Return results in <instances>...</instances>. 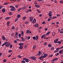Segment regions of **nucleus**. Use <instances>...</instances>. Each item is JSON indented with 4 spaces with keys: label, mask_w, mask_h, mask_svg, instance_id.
Segmentation results:
<instances>
[{
    "label": "nucleus",
    "mask_w": 63,
    "mask_h": 63,
    "mask_svg": "<svg viewBox=\"0 0 63 63\" xmlns=\"http://www.w3.org/2000/svg\"><path fill=\"white\" fill-rule=\"evenodd\" d=\"M11 44L9 43L8 42H5V47H9Z\"/></svg>",
    "instance_id": "nucleus-1"
},
{
    "label": "nucleus",
    "mask_w": 63,
    "mask_h": 63,
    "mask_svg": "<svg viewBox=\"0 0 63 63\" xmlns=\"http://www.w3.org/2000/svg\"><path fill=\"white\" fill-rule=\"evenodd\" d=\"M30 58L32 59L34 61H36V57L35 56H32L30 57Z\"/></svg>",
    "instance_id": "nucleus-2"
},
{
    "label": "nucleus",
    "mask_w": 63,
    "mask_h": 63,
    "mask_svg": "<svg viewBox=\"0 0 63 63\" xmlns=\"http://www.w3.org/2000/svg\"><path fill=\"white\" fill-rule=\"evenodd\" d=\"M43 58H44V57L43 56V54H42L41 57H40V58H38V59H40L41 60H43Z\"/></svg>",
    "instance_id": "nucleus-3"
},
{
    "label": "nucleus",
    "mask_w": 63,
    "mask_h": 63,
    "mask_svg": "<svg viewBox=\"0 0 63 63\" xmlns=\"http://www.w3.org/2000/svg\"><path fill=\"white\" fill-rule=\"evenodd\" d=\"M11 11H15L16 10V8H15V7L13 6V7H12L10 9Z\"/></svg>",
    "instance_id": "nucleus-4"
},
{
    "label": "nucleus",
    "mask_w": 63,
    "mask_h": 63,
    "mask_svg": "<svg viewBox=\"0 0 63 63\" xmlns=\"http://www.w3.org/2000/svg\"><path fill=\"white\" fill-rule=\"evenodd\" d=\"M33 17H30V21H32L33 20Z\"/></svg>",
    "instance_id": "nucleus-5"
},
{
    "label": "nucleus",
    "mask_w": 63,
    "mask_h": 63,
    "mask_svg": "<svg viewBox=\"0 0 63 63\" xmlns=\"http://www.w3.org/2000/svg\"><path fill=\"white\" fill-rule=\"evenodd\" d=\"M42 53V52L39 51V52L38 53V54H37V55H41Z\"/></svg>",
    "instance_id": "nucleus-6"
},
{
    "label": "nucleus",
    "mask_w": 63,
    "mask_h": 63,
    "mask_svg": "<svg viewBox=\"0 0 63 63\" xmlns=\"http://www.w3.org/2000/svg\"><path fill=\"white\" fill-rule=\"evenodd\" d=\"M47 55H48L47 54H44V56H43V57H44V58H46L47 56Z\"/></svg>",
    "instance_id": "nucleus-7"
},
{
    "label": "nucleus",
    "mask_w": 63,
    "mask_h": 63,
    "mask_svg": "<svg viewBox=\"0 0 63 63\" xmlns=\"http://www.w3.org/2000/svg\"><path fill=\"white\" fill-rule=\"evenodd\" d=\"M36 22V19H34L32 21V23L33 24H34V23H35Z\"/></svg>",
    "instance_id": "nucleus-8"
},
{
    "label": "nucleus",
    "mask_w": 63,
    "mask_h": 63,
    "mask_svg": "<svg viewBox=\"0 0 63 63\" xmlns=\"http://www.w3.org/2000/svg\"><path fill=\"white\" fill-rule=\"evenodd\" d=\"M63 48V46H62V47H60L59 48H57L56 49V50H59V49H61L62 48Z\"/></svg>",
    "instance_id": "nucleus-9"
},
{
    "label": "nucleus",
    "mask_w": 63,
    "mask_h": 63,
    "mask_svg": "<svg viewBox=\"0 0 63 63\" xmlns=\"http://www.w3.org/2000/svg\"><path fill=\"white\" fill-rule=\"evenodd\" d=\"M25 61L26 62H29V60L27 58H26Z\"/></svg>",
    "instance_id": "nucleus-10"
},
{
    "label": "nucleus",
    "mask_w": 63,
    "mask_h": 63,
    "mask_svg": "<svg viewBox=\"0 0 63 63\" xmlns=\"http://www.w3.org/2000/svg\"><path fill=\"white\" fill-rule=\"evenodd\" d=\"M34 26L35 27H38V26H39V24H36L35 25H34Z\"/></svg>",
    "instance_id": "nucleus-11"
},
{
    "label": "nucleus",
    "mask_w": 63,
    "mask_h": 63,
    "mask_svg": "<svg viewBox=\"0 0 63 63\" xmlns=\"http://www.w3.org/2000/svg\"><path fill=\"white\" fill-rule=\"evenodd\" d=\"M2 38L3 40V41H5V37L4 36H2Z\"/></svg>",
    "instance_id": "nucleus-12"
},
{
    "label": "nucleus",
    "mask_w": 63,
    "mask_h": 63,
    "mask_svg": "<svg viewBox=\"0 0 63 63\" xmlns=\"http://www.w3.org/2000/svg\"><path fill=\"white\" fill-rule=\"evenodd\" d=\"M58 58H56L54 59H53V61H55L56 60H58Z\"/></svg>",
    "instance_id": "nucleus-13"
},
{
    "label": "nucleus",
    "mask_w": 63,
    "mask_h": 63,
    "mask_svg": "<svg viewBox=\"0 0 63 63\" xmlns=\"http://www.w3.org/2000/svg\"><path fill=\"white\" fill-rule=\"evenodd\" d=\"M35 7H36V8H39L40 7V6L39 5H35Z\"/></svg>",
    "instance_id": "nucleus-14"
},
{
    "label": "nucleus",
    "mask_w": 63,
    "mask_h": 63,
    "mask_svg": "<svg viewBox=\"0 0 63 63\" xmlns=\"http://www.w3.org/2000/svg\"><path fill=\"white\" fill-rule=\"evenodd\" d=\"M36 41H38V39L39 38V36L38 35H36Z\"/></svg>",
    "instance_id": "nucleus-15"
},
{
    "label": "nucleus",
    "mask_w": 63,
    "mask_h": 63,
    "mask_svg": "<svg viewBox=\"0 0 63 63\" xmlns=\"http://www.w3.org/2000/svg\"><path fill=\"white\" fill-rule=\"evenodd\" d=\"M26 16H24L23 18V20H25L26 19Z\"/></svg>",
    "instance_id": "nucleus-16"
},
{
    "label": "nucleus",
    "mask_w": 63,
    "mask_h": 63,
    "mask_svg": "<svg viewBox=\"0 0 63 63\" xmlns=\"http://www.w3.org/2000/svg\"><path fill=\"white\" fill-rule=\"evenodd\" d=\"M63 52V50H62L59 51V53L60 54H61Z\"/></svg>",
    "instance_id": "nucleus-17"
},
{
    "label": "nucleus",
    "mask_w": 63,
    "mask_h": 63,
    "mask_svg": "<svg viewBox=\"0 0 63 63\" xmlns=\"http://www.w3.org/2000/svg\"><path fill=\"white\" fill-rule=\"evenodd\" d=\"M14 37L15 39H17L18 38V35H15Z\"/></svg>",
    "instance_id": "nucleus-18"
},
{
    "label": "nucleus",
    "mask_w": 63,
    "mask_h": 63,
    "mask_svg": "<svg viewBox=\"0 0 63 63\" xmlns=\"http://www.w3.org/2000/svg\"><path fill=\"white\" fill-rule=\"evenodd\" d=\"M27 8V7L26 6H25L23 7V8H22V9L23 10H25V9H26Z\"/></svg>",
    "instance_id": "nucleus-19"
},
{
    "label": "nucleus",
    "mask_w": 63,
    "mask_h": 63,
    "mask_svg": "<svg viewBox=\"0 0 63 63\" xmlns=\"http://www.w3.org/2000/svg\"><path fill=\"white\" fill-rule=\"evenodd\" d=\"M10 17H6V18L5 19L6 20H8V19H10Z\"/></svg>",
    "instance_id": "nucleus-20"
},
{
    "label": "nucleus",
    "mask_w": 63,
    "mask_h": 63,
    "mask_svg": "<svg viewBox=\"0 0 63 63\" xmlns=\"http://www.w3.org/2000/svg\"><path fill=\"white\" fill-rule=\"evenodd\" d=\"M17 18H19L20 17V15L19 14H18L17 15Z\"/></svg>",
    "instance_id": "nucleus-21"
},
{
    "label": "nucleus",
    "mask_w": 63,
    "mask_h": 63,
    "mask_svg": "<svg viewBox=\"0 0 63 63\" xmlns=\"http://www.w3.org/2000/svg\"><path fill=\"white\" fill-rule=\"evenodd\" d=\"M5 11H6V10H5L4 9H3L2 10V12H3V13H5Z\"/></svg>",
    "instance_id": "nucleus-22"
},
{
    "label": "nucleus",
    "mask_w": 63,
    "mask_h": 63,
    "mask_svg": "<svg viewBox=\"0 0 63 63\" xmlns=\"http://www.w3.org/2000/svg\"><path fill=\"white\" fill-rule=\"evenodd\" d=\"M50 31H49L47 33H46L47 35H49V34H50Z\"/></svg>",
    "instance_id": "nucleus-23"
},
{
    "label": "nucleus",
    "mask_w": 63,
    "mask_h": 63,
    "mask_svg": "<svg viewBox=\"0 0 63 63\" xmlns=\"http://www.w3.org/2000/svg\"><path fill=\"white\" fill-rule=\"evenodd\" d=\"M7 26H9V24H10V22L8 21L7 23Z\"/></svg>",
    "instance_id": "nucleus-24"
},
{
    "label": "nucleus",
    "mask_w": 63,
    "mask_h": 63,
    "mask_svg": "<svg viewBox=\"0 0 63 63\" xmlns=\"http://www.w3.org/2000/svg\"><path fill=\"white\" fill-rule=\"evenodd\" d=\"M9 4V2H6L5 3L3 4L4 5H7Z\"/></svg>",
    "instance_id": "nucleus-25"
},
{
    "label": "nucleus",
    "mask_w": 63,
    "mask_h": 63,
    "mask_svg": "<svg viewBox=\"0 0 63 63\" xmlns=\"http://www.w3.org/2000/svg\"><path fill=\"white\" fill-rule=\"evenodd\" d=\"M36 47V46H35V45H34L33 46V47L32 48L33 49H35Z\"/></svg>",
    "instance_id": "nucleus-26"
},
{
    "label": "nucleus",
    "mask_w": 63,
    "mask_h": 63,
    "mask_svg": "<svg viewBox=\"0 0 63 63\" xmlns=\"http://www.w3.org/2000/svg\"><path fill=\"white\" fill-rule=\"evenodd\" d=\"M19 46H23V44L22 43H20L19 44Z\"/></svg>",
    "instance_id": "nucleus-27"
},
{
    "label": "nucleus",
    "mask_w": 63,
    "mask_h": 63,
    "mask_svg": "<svg viewBox=\"0 0 63 63\" xmlns=\"http://www.w3.org/2000/svg\"><path fill=\"white\" fill-rule=\"evenodd\" d=\"M21 39L22 40V41H23V42L24 41V38H23V37H21Z\"/></svg>",
    "instance_id": "nucleus-28"
},
{
    "label": "nucleus",
    "mask_w": 63,
    "mask_h": 63,
    "mask_svg": "<svg viewBox=\"0 0 63 63\" xmlns=\"http://www.w3.org/2000/svg\"><path fill=\"white\" fill-rule=\"evenodd\" d=\"M48 47H52V46L50 44H49L48 45Z\"/></svg>",
    "instance_id": "nucleus-29"
},
{
    "label": "nucleus",
    "mask_w": 63,
    "mask_h": 63,
    "mask_svg": "<svg viewBox=\"0 0 63 63\" xmlns=\"http://www.w3.org/2000/svg\"><path fill=\"white\" fill-rule=\"evenodd\" d=\"M36 10L37 11V12H38V13H41L40 11H39V9H37Z\"/></svg>",
    "instance_id": "nucleus-30"
},
{
    "label": "nucleus",
    "mask_w": 63,
    "mask_h": 63,
    "mask_svg": "<svg viewBox=\"0 0 63 63\" xmlns=\"http://www.w3.org/2000/svg\"><path fill=\"white\" fill-rule=\"evenodd\" d=\"M30 31H29V30H27L26 31V33H27V34H28V33H29V32Z\"/></svg>",
    "instance_id": "nucleus-31"
},
{
    "label": "nucleus",
    "mask_w": 63,
    "mask_h": 63,
    "mask_svg": "<svg viewBox=\"0 0 63 63\" xmlns=\"http://www.w3.org/2000/svg\"><path fill=\"white\" fill-rule=\"evenodd\" d=\"M29 23V22L28 21H26L25 22V24H28Z\"/></svg>",
    "instance_id": "nucleus-32"
},
{
    "label": "nucleus",
    "mask_w": 63,
    "mask_h": 63,
    "mask_svg": "<svg viewBox=\"0 0 63 63\" xmlns=\"http://www.w3.org/2000/svg\"><path fill=\"white\" fill-rule=\"evenodd\" d=\"M52 17H49V18H48L47 20L48 21H49L50 20H51V19L50 18H51Z\"/></svg>",
    "instance_id": "nucleus-33"
},
{
    "label": "nucleus",
    "mask_w": 63,
    "mask_h": 63,
    "mask_svg": "<svg viewBox=\"0 0 63 63\" xmlns=\"http://www.w3.org/2000/svg\"><path fill=\"white\" fill-rule=\"evenodd\" d=\"M22 10V8H19L18 10V12H19V11H20V10Z\"/></svg>",
    "instance_id": "nucleus-34"
},
{
    "label": "nucleus",
    "mask_w": 63,
    "mask_h": 63,
    "mask_svg": "<svg viewBox=\"0 0 63 63\" xmlns=\"http://www.w3.org/2000/svg\"><path fill=\"white\" fill-rule=\"evenodd\" d=\"M54 43H57L58 41H57L56 40H55L54 41Z\"/></svg>",
    "instance_id": "nucleus-35"
},
{
    "label": "nucleus",
    "mask_w": 63,
    "mask_h": 63,
    "mask_svg": "<svg viewBox=\"0 0 63 63\" xmlns=\"http://www.w3.org/2000/svg\"><path fill=\"white\" fill-rule=\"evenodd\" d=\"M57 44H61V42L60 41H58V42H57Z\"/></svg>",
    "instance_id": "nucleus-36"
},
{
    "label": "nucleus",
    "mask_w": 63,
    "mask_h": 63,
    "mask_svg": "<svg viewBox=\"0 0 63 63\" xmlns=\"http://www.w3.org/2000/svg\"><path fill=\"white\" fill-rule=\"evenodd\" d=\"M19 49H21L23 48L22 46H20L19 47Z\"/></svg>",
    "instance_id": "nucleus-37"
},
{
    "label": "nucleus",
    "mask_w": 63,
    "mask_h": 63,
    "mask_svg": "<svg viewBox=\"0 0 63 63\" xmlns=\"http://www.w3.org/2000/svg\"><path fill=\"white\" fill-rule=\"evenodd\" d=\"M48 15H49V16L50 17H51V16H52V14H48Z\"/></svg>",
    "instance_id": "nucleus-38"
},
{
    "label": "nucleus",
    "mask_w": 63,
    "mask_h": 63,
    "mask_svg": "<svg viewBox=\"0 0 63 63\" xmlns=\"http://www.w3.org/2000/svg\"><path fill=\"white\" fill-rule=\"evenodd\" d=\"M3 62H6V61H7V60H6V59H4V60H3Z\"/></svg>",
    "instance_id": "nucleus-39"
},
{
    "label": "nucleus",
    "mask_w": 63,
    "mask_h": 63,
    "mask_svg": "<svg viewBox=\"0 0 63 63\" xmlns=\"http://www.w3.org/2000/svg\"><path fill=\"white\" fill-rule=\"evenodd\" d=\"M21 63H25V61L23 60L21 61Z\"/></svg>",
    "instance_id": "nucleus-40"
},
{
    "label": "nucleus",
    "mask_w": 63,
    "mask_h": 63,
    "mask_svg": "<svg viewBox=\"0 0 63 63\" xmlns=\"http://www.w3.org/2000/svg\"><path fill=\"white\" fill-rule=\"evenodd\" d=\"M52 35L53 36H55V32H54L52 34Z\"/></svg>",
    "instance_id": "nucleus-41"
},
{
    "label": "nucleus",
    "mask_w": 63,
    "mask_h": 63,
    "mask_svg": "<svg viewBox=\"0 0 63 63\" xmlns=\"http://www.w3.org/2000/svg\"><path fill=\"white\" fill-rule=\"evenodd\" d=\"M32 38H33V40H36V37H35V36L33 37Z\"/></svg>",
    "instance_id": "nucleus-42"
},
{
    "label": "nucleus",
    "mask_w": 63,
    "mask_h": 63,
    "mask_svg": "<svg viewBox=\"0 0 63 63\" xmlns=\"http://www.w3.org/2000/svg\"><path fill=\"white\" fill-rule=\"evenodd\" d=\"M54 49V47H51V50H53Z\"/></svg>",
    "instance_id": "nucleus-43"
},
{
    "label": "nucleus",
    "mask_w": 63,
    "mask_h": 63,
    "mask_svg": "<svg viewBox=\"0 0 63 63\" xmlns=\"http://www.w3.org/2000/svg\"><path fill=\"white\" fill-rule=\"evenodd\" d=\"M12 30H14V29H15V27H14V26H12Z\"/></svg>",
    "instance_id": "nucleus-44"
},
{
    "label": "nucleus",
    "mask_w": 63,
    "mask_h": 63,
    "mask_svg": "<svg viewBox=\"0 0 63 63\" xmlns=\"http://www.w3.org/2000/svg\"><path fill=\"white\" fill-rule=\"evenodd\" d=\"M60 3H63V1L60 0Z\"/></svg>",
    "instance_id": "nucleus-45"
},
{
    "label": "nucleus",
    "mask_w": 63,
    "mask_h": 63,
    "mask_svg": "<svg viewBox=\"0 0 63 63\" xmlns=\"http://www.w3.org/2000/svg\"><path fill=\"white\" fill-rule=\"evenodd\" d=\"M59 53H57V54H55V55H56V56H58V55H59Z\"/></svg>",
    "instance_id": "nucleus-46"
},
{
    "label": "nucleus",
    "mask_w": 63,
    "mask_h": 63,
    "mask_svg": "<svg viewBox=\"0 0 63 63\" xmlns=\"http://www.w3.org/2000/svg\"><path fill=\"white\" fill-rule=\"evenodd\" d=\"M12 47H13V45H11L10 46V48H12Z\"/></svg>",
    "instance_id": "nucleus-47"
},
{
    "label": "nucleus",
    "mask_w": 63,
    "mask_h": 63,
    "mask_svg": "<svg viewBox=\"0 0 63 63\" xmlns=\"http://www.w3.org/2000/svg\"><path fill=\"white\" fill-rule=\"evenodd\" d=\"M18 58H21V56H20V55H18Z\"/></svg>",
    "instance_id": "nucleus-48"
},
{
    "label": "nucleus",
    "mask_w": 63,
    "mask_h": 63,
    "mask_svg": "<svg viewBox=\"0 0 63 63\" xmlns=\"http://www.w3.org/2000/svg\"><path fill=\"white\" fill-rule=\"evenodd\" d=\"M4 45H5V42L3 44H2L1 45L2 47H3V46H4Z\"/></svg>",
    "instance_id": "nucleus-49"
},
{
    "label": "nucleus",
    "mask_w": 63,
    "mask_h": 63,
    "mask_svg": "<svg viewBox=\"0 0 63 63\" xmlns=\"http://www.w3.org/2000/svg\"><path fill=\"white\" fill-rule=\"evenodd\" d=\"M21 35H23L24 34V32L23 31H22L21 32Z\"/></svg>",
    "instance_id": "nucleus-50"
},
{
    "label": "nucleus",
    "mask_w": 63,
    "mask_h": 63,
    "mask_svg": "<svg viewBox=\"0 0 63 63\" xmlns=\"http://www.w3.org/2000/svg\"><path fill=\"white\" fill-rule=\"evenodd\" d=\"M47 42H45V43L44 44V46H45V45H47Z\"/></svg>",
    "instance_id": "nucleus-51"
},
{
    "label": "nucleus",
    "mask_w": 63,
    "mask_h": 63,
    "mask_svg": "<svg viewBox=\"0 0 63 63\" xmlns=\"http://www.w3.org/2000/svg\"><path fill=\"white\" fill-rule=\"evenodd\" d=\"M21 37V34H18V37Z\"/></svg>",
    "instance_id": "nucleus-52"
},
{
    "label": "nucleus",
    "mask_w": 63,
    "mask_h": 63,
    "mask_svg": "<svg viewBox=\"0 0 63 63\" xmlns=\"http://www.w3.org/2000/svg\"><path fill=\"white\" fill-rule=\"evenodd\" d=\"M18 20V19H16L15 20V22H16V21H17Z\"/></svg>",
    "instance_id": "nucleus-53"
},
{
    "label": "nucleus",
    "mask_w": 63,
    "mask_h": 63,
    "mask_svg": "<svg viewBox=\"0 0 63 63\" xmlns=\"http://www.w3.org/2000/svg\"><path fill=\"white\" fill-rule=\"evenodd\" d=\"M58 51H59V50H56V51H54V52H55V53H56V52H58Z\"/></svg>",
    "instance_id": "nucleus-54"
},
{
    "label": "nucleus",
    "mask_w": 63,
    "mask_h": 63,
    "mask_svg": "<svg viewBox=\"0 0 63 63\" xmlns=\"http://www.w3.org/2000/svg\"><path fill=\"white\" fill-rule=\"evenodd\" d=\"M3 8V6H0V10Z\"/></svg>",
    "instance_id": "nucleus-55"
},
{
    "label": "nucleus",
    "mask_w": 63,
    "mask_h": 63,
    "mask_svg": "<svg viewBox=\"0 0 63 63\" xmlns=\"http://www.w3.org/2000/svg\"><path fill=\"white\" fill-rule=\"evenodd\" d=\"M34 4H35V5H36L37 4V3L36 2V1H35V2H34Z\"/></svg>",
    "instance_id": "nucleus-56"
},
{
    "label": "nucleus",
    "mask_w": 63,
    "mask_h": 63,
    "mask_svg": "<svg viewBox=\"0 0 63 63\" xmlns=\"http://www.w3.org/2000/svg\"><path fill=\"white\" fill-rule=\"evenodd\" d=\"M57 18V17L54 16L53 17H52V19H54V18Z\"/></svg>",
    "instance_id": "nucleus-57"
},
{
    "label": "nucleus",
    "mask_w": 63,
    "mask_h": 63,
    "mask_svg": "<svg viewBox=\"0 0 63 63\" xmlns=\"http://www.w3.org/2000/svg\"><path fill=\"white\" fill-rule=\"evenodd\" d=\"M18 35V32H16L15 33V35Z\"/></svg>",
    "instance_id": "nucleus-58"
},
{
    "label": "nucleus",
    "mask_w": 63,
    "mask_h": 63,
    "mask_svg": "<svg viewBox=\"0 0 63 63\" xmlns=\"http://www.w3.org/2000/svg\"><path fill=\"white\" fill-rule=\"evenodd\" d=\"M9 14L10 15H12V12H10L9 13Z\"/></svg>",
    "instance_id": "nucleus-59"
},
{
    "label": "nucleus",
    "mask_w": 63,
    "mask_h": 63,
    "mask_svg": "<svg viewBox=\"0 0 63 63\" xmlns=\"http://www.w3.org/2000/svg\"><path fill=\"white\" fill-rule=\"evenodd\" d=\"M45 36L43 35L41 37V38L42 39Z\"/></svg>",
    "instance_id": "nucleus-60"
},
{
    "label": "nucleus",
    "mask_w": 63,
    "mask_h": 63,
    "mask_svg": "<svg viewBox=\"0 0 63 63\" xmlns=\"http://www.w3.org/2000/svg\"><path fill=\"white\" fill-rule=\"evenodd\" d=\"M12 50H9V51H8V52H12Z\"/></svg>",
    "instance_id": "nucleus-61"
},
{
    "label": "nucleus",
    "mask_w": 63,
    "mask_h": 63,
    "mask_svg": "<svg viewBox=\"0 0 63 63\" xmlns=\"http://www.w3.org/2000/svg\"><path fill=\"white\" fill-rule=\"evenodd\" d=\"M14 35V33H12V34H11V36L12 37H13V36Z\"/></svg>",
    "instance_id": "nucleus-62"
},
{
    "label": "nucleus",
    "mask_w": 63,
    "mask_h": 63,
    "mask_svg": "<svg viewBox=\"0 0 63 63\" xmlns=\"http://www.w3.org/2000/svg\"><path fill=\"white\" fill-rule=\"evenodd\" d=\"M51 13H52V11H50L49 12V13H48V14H51Z\"/></svg>",
    "instance_id": "nucleus-63"
},
{
    "label": "nucleus",
    "mask_w": 63,
    "mask_h": 63,
    "mask_svg": "<svg viewBox=\"0 0 63 63\" xmlns=\"http://www.w3.org/2000/svg\"><path fill=\"white\" fill-rule=\"evenodd\" d=\"M60 33H62V34H63V31H61L60 32Z\"/></svg>",
    "instance_id": "nucleus-64"
}]
</instances>
